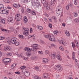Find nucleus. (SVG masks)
<instances>
[{
	"instance_id": "obj_1",
	"label": "nucleus",
	"mask_w": 79,
	"mask_h": 79,
	"mask_svg": "<svg viewBox=\"0 0 79 79\" xmlns=\"http://www.w3.org/2000/svg\"><path fill=\"white\" fill-rule=\"evenodd\" d=\"M17 38H12L11 40L7 41V42H11L13 44H15L16 46H18L19 45V43L17 41Z\"/></svg>"
},
{
	"instance_id": "obj_2",
	"label": "nucleus",
	"mask_w": 79,
	"mask_h": 79,
	"mask_svg": "<svg viewBox=\"0 0 79 79\" xmlns=\"http://www.w3.org/2000/svg\"><path fill=\"white\" fill-rule=\"evenodd\" d=\"M22 29H23V30H24V32H23V35H29V32H28V31H29V30L28 28H26V27H22Z\"/></svg>"
},
{
	"instance_id": "obj_3",
	"label": "nucleus",
	"mask_w": 79,
	"mask_h": 79,
	"mask_svg": "<svg viewBox=\"0 0 79 79\" xmlns=\"http://www.w3.org/2000/svg\"><path fill=\"white\" fill-rule=\"evenodd\" d=\"M55 69L58 72H60L62 70V67L61 66L56 65L55 67Z\"/></svg>"
},
{
	"instance_id": "obj_4",
	"label": "nucleus",
	"mask_w": 79,
	"mask_h": 79,
	"mask_svg": "<svg viewBox=\"0 0 79 79\" xmlns=\"http://www.w3.org/2000/svg\"><path fill=\"white\" fill-rule=\"evenodd\" d=\"M15 18L16 21H20L22 19V16L19 14H16L15 16Z\"/></svg>"
},
{
	"instance_id": "obj_5",
	"label": "nucleus",
	"mask_w": 79,
	"mask_h": 79,
	"mask_svg": "<svg viewBox=\"0 0 79 79\" xmlns=\"http://www.w3.org/2000/svg\"><path fill=\"white\" fill-rule=\"evenodd\" d=\"M9 12V10H3V9L0 10V13L1 14H6V15H8Z\"/></svg>"
},
{
	"instance_id": "obj_6",
	"label": "nucleus",
	"mask_w": 79,
	"mask_h": 79,
	"mask_svg": "<svg viewBox=\"0 0 79 79\" xmlns=\"http://www.w3.org/2000/svg\"><path fill=\"white\" fill-rule=\"evenodd\" d=\"M4 50L6 52H9V51H11V48L9 46H5L4 47Z\"/></svg>"
},
{
	"instance_id": "obj_7",
	"label": "nucleus",
	"mask_w": 79,
	"mask_h": 79,
	"mask_svg": "<svg viewBox=\"0 0 79 79\" xmlns=\"http://www.w3.org/2000/svg\"><path fill=\"white\" fill-rule=\"evenodd\" d=\"M51 41H54V39H55V37L54 35H52L49 37V39Z\"/></svg>"
},
{
	"instance_id": "obj_8",
	"label": "nucleus",
	"mask_w": 79,
	"mask_h": 79,
	"mask_svg": "<svg viewBox=\"0 0 79 79\" xmlns=\"http://www.w3.org/2000/svg\"><path fill=\"white\" fill-rule=\"evenodd\" d=\"M55 2L54 1V0H51V3L50 4V6H54L55 5Z\"/></svg>"
},
{
	"instance_id": "obj_9",
	"label": "nucleus",
	"mask_w": 79,
	"mask_h": 79,
	"mask_svg": "<svg viewBox=\"0 0 79 79\" xmlns=\"http://www.w3.org/2000/svg\"><path fill=\"white\" fill-rule=\"evenodd\" d=\"M43 77L45 79H47L48 77V75L47 73H45L43 74Z\"/></svg>"
},
{
	"instance_id": "obj_10",
	"label": "nucleus",
	"mask_w": 79,
	"mask_h": 79,
	"mask_svg": "<svg viewBox=\"0 0 79 79\" xmlns=\"http://www.w3.org/2000/svg\"><path fill=\"white\" fill-rule=\"evenodd\" d=\"M24 74L25 76H27V77H28V76H29V75H30V73H29L27 72V71L24 73Z\"/></svg>"
},
{
	"instance_id": "obj_11",
	"label": "nucleus",
	"mask_w": 79,
	"mask_h": 79,
	"mask_svg": "<svg viewBox=\"0 0 79 79\" xmlns=\"http://www.w3.org/2000/svg\"><path fill=\"white\" fill-rule=\"evenodd\" d=\"M31 47H33V49H35V50H37L38 49V48H36L37 47V45H36L35 44H33L32 46H31Z\"/></svg>"
},
{
	"instance_id": "obj_12",
	"label": "nucleus",
	"mask_w": 79,
	"mask_h": 79,
	"mask_svg": "<svg viewBox=\"0 0 79 79\" xmlns=\"http://www.w3.org/2000/svg\"><path fill=\"white\" fill-rule=\"evenodd\" d=\"M43 60L44 62L45 63H47L48 61V59H47L45 58H44L43 59Z\"/></svg>"
},
{
	"instance_id": "obj_13",
	"label": "nucleus",
	"mask_w": 79,
	"mask_h": 79,
	"mask_svg": "<svg viewBox=\"0 0 79 79\" xmlns=\"http://www.w3.org/2000/svg\"><path fill=\"white\" fill-rule=\"evenodd\" d=\"M51 56L52 57V59H55V58L56 57V56L54 54H52Z\"/></svg>"
},
{
	"instance_id": "obj_14",
	"label": "nucleus",
	"mask_w": 79,
	"mask_h": 79,
	"mask_svg": "<svg viewBox=\"0 0 79 79\" xmlns=\"http://www.w3.org/2000/svg\"><path fill=\"white\" fill-rule=\"evenodd\" d=\"M40 5V3L39 2L35 3V6H36V7H38V6H39Z\"/></svg>"
},
{
	"instance_id": "obj_15",
	"label": "nucleus",
	"mask_w": 79,
	"mask_h": 79,
	"mask_svg": "<svg viewBox=\"0 0 79 79\" xmlns=\"http://www.w3.org/2000/svg\"><path fill=\"white\" fill-rule=\"evenodd\" d=\"M13 21V18L12 17L9 18L8 19V23L10 22H11Z\"/></svg>"
},
{
	"instance_id": "obj_16",
	"label": "nucleus",
	"mask_w": 79,
	"mask_h": 79,
	"mask_svg": "<svg viewBox=\"0 0 79 79\" xmlns=\"http://www.w3.org/2000/svg\"><path fill=\"white\" fill-rule=\"evenodd\" d=\"M72 54H73V56H72V59L74 60L75 59V58H76V57H75V53H74V52H73L72 53Z\"/></svg>"
},
{
	"instance_id": "obj_17",
	"label": "nucleus",
	"mask_w": 79,
	"mask_h": 79,
	"mask_svg": "<svg viewBox=\"0 0 79 79\" xmlns=\"http://www.w3.org/2000/svg\"><path fill=\"white\" fill-rule=\"evenodd\" d=\"M25 51H26L27 52V51L30 52V51H31L30 48H28L27 47H26L25 48Z\"/></svg>"
},
{
	"instance_id": "obj_18",
	"label": "nucleus",
	"mask_w": 79,
	"mask_h": 79,
	"mask_svg": "<svg viewBox=\"0 0 79 79\" xmlns=\"http://www.w3.org/2000/svg\"><path fill=\"white\" fill-rule=\"evenodd\" d=\"M56 58L58 60H60L61 61V56L60 55H58L56 56Z\"/></svg>"
},
{
	"instance_id": "obj_19",
	"label": "nucleus",
	"mask_w": 79,
	"mask_h": 79,
	"mask_svg": "<svg viewBox=\"0 0 79 79\" xmlns=\"http://www.w3.org/2000/svg\"><path fill=\"white\" fill-rule=\"evenodd\" d=\"M0 23H1L2 24H5V20L3 19L0 20Z\"/></svg>"
},
{
	"instance_id": "obj_20",
	"label": "nucleus",
	"mask_w": 79,
	"mask_h": 79,
	"mask_svg": "<svg viewBox=\"0 0 79 79\" xmlns=\"http://www.w3.org/2000/svg\"><path fill=\"white\" fill-rule=\"evenodd\" d=\"M32 10L29 8H28L27 10V13H31V12L32 11Z\"/></svg>"
},
{
	"instance_id": "obj_21",
	"label": "nucleus",
	"mask_w": 79,
	"mask_h": 79,
	"mask_svg": "<svg viewBox=\"0 0 79 79\" xmlns=\"http://www.w3.org/2000/svg\"><path fill=\"white\" fill-rule=\"evenodd\" d=\"M3 8H4V6H3V5L2 4H0V10H2Z\"/></svg>"
},
{
	"instance_id": "obj_22",
	"label": "nucleus",
	"mask_w": 79,
	"mask_h": 79,
	"mask_svg": "<svg viewBox=\"0 0 79 79\" xmlns=\"http://www.w3.org/2000/svg\"><path fill=\"white\" fill-rule=\"evenodd\" d=\"M16 66V64H13L12 66H11V68H12V69H13V68H15Z\"/></svg>"
},
{
	"instance_id": "obj_23",
	"label": "nucleus",
	"mask_w": 79,
	"mask_h": 79,
	"mask_svg": "<svg viewBox=\"0 0 79 79\" xmlns=\"http://www.w3.org/2000/svg\"><path fill=\"white\" fill-rule=\"evenodd\" d=\"M31 13L33 15H36V13L34 10H32Z\"/></svg>"
},
{
	"instance_id": "obj_24",
	"label": "nucleus",
	"mask_w": 79,
	"mask_h": 79,
	"mask_svg": "<svg viewBox=\"0 0 79 79\" xmlns=\"http://www.w3.org/2000/svg\"><path fill=\"white\" fill-rule=\"evenodd\" d=\"M72 44L73 48H75L76 47V46H75V44H74V43L72 42Z\"/></svg>"
},
{
	"instance_id": "obj_25",
	"label": "nucleus",
	"mask_w": 79,
	"mask_h": 79,
	"mask_svg": "<svg viewBox=\"0 0 79 79\" xmlns=\"http://www.w3.org/2000/svg\"><path fill=\"white\" fill-rule=\"evenodd\" d=\"M44 7H47L48 6V2L47 3H44Z\"/></svg>"
},
{
	"instance_id": "obj_26",
	"label": "nucleus",
	"mask_w": 79,
	"mask_h": 79,
	"mask_svg": "<svg viewBox=\"0 0 79 79\" xmlns=\"http://www.w3.org/2000/svg\"><path fill=\"white\" fill-rule=\"evenodd\" d=\"M59 42L60 44H62L63 45H64V43H63V41L62 40H59Z\"/></svg>"
},
{
	"instance_id": "obj_27",
	"label": "nucleus",
	"mask_w": 79,
	"mask_h": 79,
	"mask_svg": "<svg viewBox=\"0 0 79 79\" xmlns=\"http://www.w3.org/2000/svg\"><path fill=\"white\" fill-rule=\"evenodd\" d=\"M74 20L75 23H79V20L78 19H75Z\"/></svg>"
},
{
	"instance_id": "obj_28",
	"label": "nucleus",
	"mask_w": 79,
	"mask_h": 79,
	"mask_svg": "<svg viewBox=\"0 0 79 79\" xmlns=\"http://www.w3.org/2000/svg\"><path fill=\"white\" fill-rule=\"evenodd\" d=\"M77 0H74V4H75V5H76L77 4Z\"/></svg>"
},
{
	"instance_id": "obj_29",
	"label": "nucleus",
	"mask_w": 79,
	"mask_h": 79,
	"mask_svg": "<svg viewBox=\"0 0 79 79\" xmlns=\"http://www.w3.org/2000/svg\"><path fill=\"white\" fill-rule=\"evenodd\" d=\"M4 2H6L7 3H10V1L8 0H4Z\"/></svg>"
},
{
	"instance_id": "obj_30",
	"label": "nucleus",
	"mask_w": 79,
	"mask_h": 79,
	"mask_svg": "<svg viewBox=\"0 0 79 79\" xmlns=\"http://www.w3.org/2000/svg\"><path fill=\"white\" fill-rule=\"evenodd\" d=\"M58 31H54L53 32V33L55 35H56L57 34H58Z\"/></svg>"
},
{
	"instance_id": "obj_31",
	"label": "nucleus",
	"mask_w": 79,
	"mask_h": 79,
	"mask_svg": "<svg viewBox=\"0 0 79 79\" xmlns=\"http://www.w3.org/2000/svg\"><path fill=\"white\" fill-rule=\"evenodd\" d=\"M34 78L35 79H41L40 77H38L37 76H35Z\"/></svg>"
},
{
	"instance_id": "obj_32",
	"label": "nucleus",
	"mask_w": 79,
	"mask_h": 79,
	"mask_svg": "<svg viewBox=\"0 0 79 79\" xmlns=\"http://www.w3.org/2000/svg\"><path fill=\"white\" fill-rule=\"evenodd\" d=\"M12 32H14L15 34H16V33L17 32L16 30L14 29H12Z\"/></svg>"
},
{
	"instance_id": "obj_33",
	"label": "nucleus",
	"mask_w": 79,
	"mask_h": 79,
	"mask_svg": "<svg viewBox=\"0 0 79 79\" xmlns=\"http://www.w3.org/2000/svg\"><path fill=\"white\" fill-rule=\"evenodd\" d=\"M52 18L54 19L55 22L56 23V17H53Z\"/></svg>"
},
{
	"instance_id": "obj_34",
	"label": "nucleus",
	"mask_w": 79,
	"mask_h": 79,
	"mask_svg": "<svg viewBox=\"0 0 79 79\" xmlns=\"http://www.w3.org/2000/svg\"><path fill=\"white\" fill-rule=\"evenodd\" d=\"M35 70H36L37 71H39V67H38L37 66L35 67Z\"/></svg>"
},
{
	"instance_id": "obj_35",
	"label": "nucleus",
	"mask_w": 79,
	"mask_h": 79,
	"mask_svg": "<svg viewBox=\"0 0 79 79\" xmlns=\"http://www.w3.org/2000/svg\"><path fill=\"white\" fill-rule=\"evenodd\" d=\"M13 6H14V7H15V8H19L17 4H14L13 5Z\"/></svg>"
},
{
	"instance_id": "obj_36",
	"label": "nucleus",
	"mask_w": 79,
	"mask_h": 79,
	"mask_svg": "<svg viewBox=\"0 0 79 79\" xmlns=\"http://www.w3.org/2000/svg\"><path fill=\"white\" fill-rule=\"evenodd\" d=\"M24 21H25V23H27V17H25Z\"/></svg>"
},
{
	"instance_id": "obj_37",
	"label": "nucleus",
	"mask_w": 79,
	"mask_h": 79,
	"mask_svg": "<svg viewBox=\"0 0 79 79\" xmlns=\"http://www.w3.org/2000/svg\"><path fill=\"white\" fill-rule=\"evenodd\" d=\"M58 11H60V9H58L57 10V8L56 9V12L57 13V14H58V15H59L60 14V13L58 12Z\"/></svg>"
},
{
	"instance_id": "obj_38",
	"label": "nucleus",
	"mask_w": 79,
	"mask_h": 79,
	"mask_svg": "<svg viewBox=\"0 0 79 79\" xmlns=\"http://www.w3.org/2000/svg\"><path fill=\"white\" fill-rule=\"evenodd\" d=\"M73 77L72 76V75H70L69 76V79H73Z\"/></svg>"
},
{
	"instance_id": "obj_39",
	"label": "nucleus",
	"mask_w": 79,
	"mask_h": 79,
	"mask_svg": "<svg viewBox=\"0 0 79 79\" xmlns=\"http://www.w3.org/2000/svg\"><path fill=\"white\" fill-rule=\"evenodd\" d=\"M19 38H21V39H23V35H19Z\"/></svg>"
},
{
	"instance_id": "obj_40",
	"label": "nucleus",
	"mask_w": 79,
	"mask_h": 79,
	"mask_svg": "<svg viewBox=\"0 0 79 79\" xmlns=\"http://www.w3.org/2000/svg\"><path fill=\"white\" fill-rule=\"evenodd\" d=\"M48 26L49 27H50V28H52V24L49 23Z\"/></svg>"
},
{
	"instance_id": "obj_41",
	"label": "nucleus",
	"mask_w": 79,
	"mask_h": 79,
	"mask_svg": "<svg viewBox=\"0 0 79 79\" xmlns=\"http://www.w3.org/2000/svg\"><path fill=\"white\" fill-rule=\"evenodd\" d=\"M1 30L2 31H3V32H5V31H7V30L4 29L3 28H1Z\"/></svg>"
},
{
	"instance_id": "obj_42",
	"label": "nucleus",
	"mask_w": 79,
	"mask_h": 79,
	"mask_svg": "<svg viewBox=\"0 0 79 79\" xmlns=\"http://www.w3.org/2000/svg\"><path fill=\"white\" fill-rule=\"evenodd\" d=\"M31 55V53L29 52L28 53H26V55H27V56H30Z\"/></svg>"
},
{
	"instance_id": "obj_43",
	"label": "nucleus",
	"mask_w": 79,
	"mask_h": 79,
	"mask_svg": "<svg viewBox=\"0 0 79 79\" xmlns=\"http://www.w3.org/2000/svg\"><path fill=\"white\" fill-rule=\"evenodd\" d=\"M75 43H76V46H77V47H79V43H78V42H77V41H76Z\"/></svg>"
},
{
	"instance_id": "obj_44",
	"label": "nucleus",
	"mask_w": 79,
	"mask_h": 79,
	"mask_svg": "<svg viewBox=\"0 0 79 79\" xmlns=\"http://www.w3.org/2000/svg\"><path fill=\"white\" fill-rule=\"evenodd\" d=\"M60 49L61 50L63 51L64 49L63 48L62 46H60Z\"/></svg>"
},
{
	"instance_id": "obj_45",
	"label": "nucleus",
	"mask_w": 79,
	"mask_h": 79,
	"mask_svg": "<svg viewBox=\"0 0 79 79\" xmlns=\"http://www.w3.org/2000/svg\"><path fill=\"white\" fill-rule=\"evenodd\" d=\"M45 0H41V2L42 3H45Z\"/></svg>"
},
{
	"instance_id": "obj_46",
	"label": "nucleus",
	"mask_w": 79,
	"mask_h": 79,
	"mask_svg": "<svg viewBox=\"0 0 79 79\" xmlns=\"http://www.w3.org/2000/svg\"><path fill=\"white\" fill-rule=\"evenodd\" d=\"M69 5H67L66 6V9L68 10H69Z\"/></svg>"
},
{
	"instance_id": "obj_47",
	"label": "nucleus",
	"mask_w": 79,
	"mask_h": 79,
	"mask_svg": "<svg viewBox=\"0 0 79 79\" xmlns=\"http://www.w3.org/2000/svg\"><path fill=\"white\" fill-rule=\"evenodd\" d=\"M5 39L4 37H3L2 36L0 37V40H3V39Z\"/></svg>"
},
{
	"instance_id": "obj_48",
	"label": "nucleus",
	"mask_w": 79,
	"mask_h": 79,
	"mask_svg": "<svg viewBox=\"0 0 79 79\" xmlns=\"http://www.w3.org/2000/svg\"><path fill=\"white\" fill-rule=\"evenodd\" d=\"M39 29H40V30H42L43 29V27L42 26H40Z\"/></svg>"
},
{
	"instance_id": "obj_49",
	"label": "nucleus",
	"mask_w": 79,
	"mask_h": 79,
	"mask_svg": "<svg viewBox=\"0 0 79 79\" xmlns=\"http://www.w3.org/2000/svg\"><path fill=\"white\" fill-rule=\"evenodd\" d=\"M15 74H20V72H19V71H18V72H15Z\"/></svg>"
},
{
	"instance_id": "obj_50",
	"label": "nucleus",
	"mask_w": 79,
	"mask_h": 79,
	"mask_svg": "<svg viewBox=\"0 0 79 79\" xmlns=\"http://www.w3.org/2000/svg\"><path fill=\"white\" fill-rule=\"evenodd\" d=\"M32 6H34V5L35 6V3L34 2V1L33 2H32Z\"/></svg>"
},
{
	"instance_id": "obj_51",
	"label": "nucleus",
	"mask_w": 79,
	"mask_h": 79,
	"mask_svg": "<svg viewBox=\"0 0 79 79\" xmlns=\"http://www.w3.org/2000/svg\"><path fill=\"white\" fill-rule=\"evenodd\" d=\"M34 2H35V3H37V2H39V1L38 0H34Z\"/></svg>"
},
{
	"instance_id": "obj_52",
	"label": "nucleus",
	"mask_w": 79,
	"mask_h": 79,
	"mask_svg": "<svg viewBox=\"0 0 79 79\" xmlns=\"http://www.w3.org/2000/svg\"><path fill=\"white\" fill-rule=\"evenodd\" d=\"M45 53L46 55L48 54L49 53V52L47 50V51H46Z\"/></svg>"
},
{
	"instance_id": "obj_53",
	"label": "nucleus",
	"mask_w": 79,
	"mask_h": 79,
	"mask_svg": "<svg viewBox=\"0 0 79 79\" xmlns=\"http://www.w3.org/2000/svg\"><path fill=\"white\" fill-rule=\"evenodd\" d=\"M45 38H47L48 39V38H49V35H45Z\"/></svg>"
},
{
	"instance_id": "obj_54",
	"label": "nucleus",
	"mask_w": 79,
	"mask_h": 79,
	"mask_svg": "<svg viewBox=\"0 0 79 79\" xmlns=\"http://www.w3.org/2000/svg\"><path fill=\"white\" fill-rule=\"evenodd\" d=\"M74 16L75 17H76V16H77V13H75Z\"/></svg>"
},
{
	"instance_id": "obj_55",
	"label": "nucleus",
	"mask_w": 79,
	"mask_h": 79,
	"mask_svg": "<svg viewBox=\"0 0 79 79\" xmlns=\"http://www.w3.org/2000/svg\"><path fill=\"white\" fill-rule=\"evenodd\" d=\"M69 33V31H65V34H68Z\"/></svg>"
},
{
	"instance_id": "obj_56",
	"label": "nucleus",
	"mask_w": 79,
	"mask_h": 79,
	"mask_svg": "<svg viewBox=\"0 0 79 79\" xmlns=\"http://www.w3.org/2000/svg\"><path fill=\"white\" fill-rule=\"evenodd\" d=\"M7 55H9V56H11L12 55V53H9L7 54Z\"/></svg>"
},
{
	"instance_id": "obj_57",
	"label": "nucleus",
	"mask_w": 79,
	"mask_h": 79,
	"mask_svg": "<svg viewBox=\"0 0 79 79\" xmlns=\"http://www.w3.org/2000/svg\"><path fill=\"white\" fill-rule=\"evenodd\" d=\"M24 60H26V61H27L28 60V58L27 57H25V58L24 59Z\"/></svg>"
},
{
	"instance_id": "obj_58",
	"label": "nucleus",
	"mask_w": 79,
	"mask_h": 79,
	"mask_svg": "<svg viewBox=\"0 0 79 79\" xmlns=\"http://www.w3.org/2000/svg\"><path fill=\"white\" fill-rule=\"evenodd\" d=\"M49 21H50L51 22H52V19H51L50 18H49Z\"/></svg>"
},
{
	"instance_id": "obj_59",
	"label": "nucleus",
	"mask_w": 79,
	"mask_h": 79,
	"mask_svg": "<svg viewBox=\"0 0 79 79\" xmlns=\"http://www.w3.org/2000/svg\"><path fill=\"white\" fill-rule=\"evenodd\" d=\"M51 46L52 47H55V44H51Z\"/></svg>"
},
{
	"instance_id": "obj_60",
	"label": "nucleus",
	"mask_w": 79,
	"mask_h": 79,
	"mask_svg": "<svg viewBox=\"0 0 79 79\" xmlns=\"http://www.w3.org/2000/svg\"><path fill=\"white\" fill-rule=\"evenodd\" d=\"M66 35L68 36H69V35H70V34H69V33H67V34H66Z\"/></svg>"
},
{
	"instance_id": "obj_61",
	"label": "nucleus",
	"mask_w": 79,
	"mask_h": 79,
	"mask_svg": "<svg viewBox=\"0 0 79 79\" xmlns=\"http://www.w3.org/2000/svg\"><path fill=\"white\" fill-rule=\"evenodd\" d=\"M20 69H24V68H23V66H22L20 67Z\"/></svg>"
},
{
	"instance_id": "obj_62",
	"label": "nucleus",
	"mask_w": 79,
	"mask_h": 79,
	"mask_svg": "<svg viewBox=\"0 0 79 79\" xmlns=\"http://www.w3.org/2000/svg\"><path fill=\"white\" fill-rule=\"evenodd\" d=\"M44 19L45 21H46V22H47V19L45 18Z\"/></svg>"
},
{
	"instance_id": "obj_63",
	"label": "nucleus",
	"mask_w": 79,
	"mask_h": 79,
	"mask_svg": "<svg viewBox=\"0 0 79 79\" xmlns=\"http://www.w3.org/2000/svg\"><path fill=\"white\" fill-rule=\"evenodd\" d=\"M47 9H48V10H49L50 9V7L48 6H47Z\"/></svg>"
},
{
	"instance_id": "obj_64",
	"label": "nucleus",
	"mask_w": 79,
	"mask_h": 79,
	"mask_svg": "<svg viewBox=\"0 0 79 79\" xmlns=\"http://www.w3.org/2000/svg\"><path fill=\"white\" fill-rule=\"evenodd\" d=\"M21 12H22V13H23L24 12V9H22Z\"/></svg>"
}]
</instances>
